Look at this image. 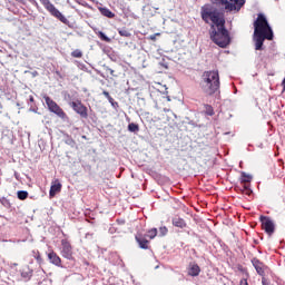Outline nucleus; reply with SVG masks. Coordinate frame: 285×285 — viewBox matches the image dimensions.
I'll list each match as a JSON object with an SVG mask.
<instances>
[{
	"mask_svg": "<svg viewBox=\"0 0 285 285\" xmlns=\"http://www.w3.org/2000/svg\"><path fill=\"white\" fill-rule=\"evenodd\" d=\"M273 41V29L264 13H259L254 22L255 50H264V41Z\"/></svg>",
	"mask_w": 285,
	"mask_h": 285,
	"instance_id": "obj_1",
	"label": "nucleus"
},
{
	"mask_svg": "<svg viewBox=\"0 0 285 285\" xmlns=\"http://www.w3.org/2000/svg\"><path fill=\"white\" fill-rule=\"evenodd\" d=\"M219 71L209 70L204 71L200 80V88L204 95L213 97V95H219Z\"/></svg>",
	"mask_w": 285,
	"mask_h": 285,
	"instance_id": "obj_2",
	"label": "nucleus"
},
{
	"mask_svg": "<svg viewBox=\"0 0 285 285\" xmlns=\"http://www.w3.org/2000/svg\"><path fill=\"white\" fill-rule=\"evenodd\" d=\"M209 37L219 48H227L230 46V33L226 30V23L210 24Z\"/></svg>",
	"mask_w": 285,
	"mask_h": 285,
	"instance_id": "obj_3",
	"label": "nucleus"
},
{
	"mask_svg": "<svg viewBox=\"0 0 285 285\" xmlns=\"http://www.w3.org/2000/svg\"><path fill=\"white\" fill-rule=\"evenodd\" d=\"M200 17L205 23H210L212 26H224L226 23V18H224V13L219 12V10L210 4H205L200 8Z\"/></svg>",
	"mask_w": 285,
	"mask_h": 285,
	"instance_id": "obj_4",
	"label": "nucleus"
},
{
	"mask_svg": "<svg viewBox=\"0 0 285 285\" xmlns=\"http://www.w3.org/2000/svg\"><path fill=\"white\" fill-rule=\"evenodd\" d=\"M40 3H42L43 8L47 9V11L51 14V17H56V19H59L61 23H68V18L61 14V11L55 8V4H52L50 0H40Z\"/></svg>",
	"mask_w": 285,
	"mask_h": 285,
	"instance_id": "obj_5",
	"label": "nucleus"
},
{
	"mask_svg": "<svg viewBox=\"0 0 285 285\" xmlns=\"http://www.w3.org/2000/svg\"><path fill=\"white\" fill-rule=\"evenodd\" d=\"M43 99L50 112H53V115H57V117H59L63 121L68 119V115L63 112V109H61V107H59V105H57L55 100H52L49 96H45Z\"/></svg>",
	"mask_w": 285,
	"mask_h": 285,
	"instance_id": "obj_6",
	"label": "nucleus"
},
{
	"mask_svg": "<svg viewBox=\"0 0 285 285\" xmlns=\"http://www.w3.org/2000/svg\"><path fill=\"white\" fill-rule=\"evenodd\" d=\"M227 12H239L246 0H218Z\"/></svg>",
	"mask_w": 285,
	"mask_h": 285,
	"instance_id": "obj_7",
	"label": "nucleus"
},
{
	"mask_svg": "<svg viewBox=\"0 0 285 285\" xmlns=\"http://www.w3.org/2000/svg\"><path fill=\"white\" fill-rule=\"evenodd\" d=\"M69 106L72 107V110L77 112V115H80L82 119H88V108L81 104V101H71L69 102Z\"/></svg>",
	"mask_w": 285,
	"mask_h": 285,
	"instance_id": "obj_8",
	"label": "nucleus"
},
{
	"mask_svg": "<svg viewBox=\"0 0 285 285\" xmlns=\"http://www.w3.org/2000/svg\"><path fill=\"white\" fill-rule=\"evenodd\" d=\"M261 224L267 235L275 233V223L269 217L261 216Z\"/></svg>",
	"mask_w": 285,
	"mask_h": 285,
	"instance_id": "obj_9",
	"label": "nucleus"
},
{
	"mask_svg": "<svg viewBox=\"0 0 285 285\" xmlns=\"http://www.w3.org/2000/svg\"><path fill=\"white\" fill-rule=\"evenodd\" d=\"M61 255L65 257V259L72 261L75 257L72 256V245L66 239L61 240Z\"/></svg>",
	"mask_w": 285,
	"mask_h": 285,
	"instance_id": "obj_10",
	"label": "nucleus"
},
{
	"mask_svg": "<svg viewBox=\"0 0 285 285\" xmlns=\"http://www.w3.org/2000/svg\"><path fill=\"white\" fill-rule=\"evenodd\" d=\"M252 264L256 271V273L258 275H261L262 277H264V263H262V261H259V258H252Z\"/></svg>",
	"mask_w": 285,
	"mask_h": 285,
	"instance_id": "obj_11",
	"label": "nucleus"
},
{
	"mask_svg": "<svg viewBox=\"0 0 285 285\" xmlns=\"http://www.w3.org/2000/svg\"><path fill=\"white\" fill-rule=\"evenodd\" d=\"M202 273V268L196 263H189L188 267V275L190 277H198V275Z\"/></svg>",
	"mask_w": 285,
	"mask_h": 285,
	"instance_id": "obj_12",
	"label": "nucleus"
},
{
	"mask_svg": "<svg viewBox=\"0 0 285 285\" xmlns=\"http://www.w3.org/2000/svg\"><path fill=\"white\" fill-rule=\"evenodd\" d=\"M136 242L139 245V248L142 250H148V240L141 236V234L136 235Z\"/></svg>",
	"mask_w": 285,
	"mask_h": 285,
	"instance_id": "obj_13",
	"label": "nucleus"
},
{
	"mask_svg": "<svg viewBox=\"0 0 285 285\" xmlns=\"http://www.w3.org/2000/svg\"><path fill=\"white\" fill-rule=\"evenodd\" d=\"M48 258L50 263L53 264L55 266H61V258L59 257V255H57V253L55 252L49 253Z\"/></svg>",
	"mask_w": 285,
	"mask_h": 285,
	"instance_id": "obj_14",
	"label": "nucleus"
},
{
	"mask_svg": "<svg viewBox=\"0 0 285 285\" xmlns=\"http://www.w3.org/2000/svg\"><path fill=\"white\" fill-rule=\"evenodd\" d=\"M57 193H61V183H59V180H56V183L51 185L49 195L50 197H55Z\"/></svg>",
	"mask_w": 285,
	"mask_h": 285,
	"instance_id": "obj_15",
	"label": "nucleus"
},
{
	"mask_svg": "<svg viewBox=\"0 0 285 285\" xmlns=\"http://www.w3.org/2000/svg\"><path fill=\"white\" fill-rule=\"evenodd\" d=\"M98 10L102 17H107V19H115V13L110 11V9L106 7H99Z\"/></svg>",
	"mask_w": 285,
	"mask_h": 285,
	"instance_id": "obj_16",
	"label": "nucleus"
},
{
	"mask_svg": "<svg viewBox=\"0 0 285 285\" xmlns=\"http://www.w3.org/2000/svg\"><path fill=\"white\" fill-rule=\"evenodd\" d=\"M171 222L173 226H176V228H186V220H184V218L174 217Z\"/></svg>",
	"mask_w": 285,
	"mask_h": 285,
	"instance_id": "obj_17",
	"label": "nucleus"
},
{
	"mask_svg": "<svg viewBox=\"0 0 285 285\" xmlns=\"http://www.w3.org/2000/svg\"><path fill=\"white\" fill-rule=\"evenodd\" d=\"M21 277L23 279H30L32 277V269L29 266L23 267L21 271Z\"/></svg>",
	"mask_w": 285,
	"mask_h": 285,
	"instance_id": "obj_18",
	"label": "nucleus"
},
{
	"mask_svg": "<svg viewBox=\"0 0 285 285\" xmlns=\"http://www.w3.org/2000/svg\"><path fill=\"white\" fill-rule=\"evenodd\" d=\"M204 108H205V115H208V117H213V115H215V109H213V106L204 105Z\"/></svg>",
	"mask_w": 285,
	"mask_h": 285,
	"instance_id": "obj_19",
	"label": "nucleus"
},
{
	"mask_svg": "<svg viewBox=\"0 0 285 285\" xmlns=\"http://www.w3.org/2000/svg\"><path fill=\"white\" fill-rule=\"evenodd\" d=\"M253 180V176L246 174L245 171L242 173V183L248 184Z\"/></svg>",
	"mask_w": 285,
	"mask_h": 285,
	"instance_id": "obj_20",
	"label": "nucleus"
},
{
	"mask_svg": "<svg viewBox=\"0 0 285 285\" xmlns=\"http://www.w3.org/2000/svg\"><path fill=\"white\" fill-rule=\"evenodd\" d=\"M128 130H129V132H139V125H137L135 122H130L128 125Z\"/></svg>",
	"mask_w": 285,
	"mask_h": 285,
	"instance_id": "obj_21",
	"label": "nucleus"
},
{
	"mask_svg": "<svg viewBox=\"0 0 285 285\" xmlns=\"http://www.w3.org/2000/svg\"><path fill=\"white\" fill-rule=\"evenodd\" d=\"M71 57L75 59H81V57H83V52L79 49H76L71 52Z\"/></svg>",
	"mask_w": 285,
	"mask_h": 285,
	"instance_id": "obj_22",
	"label": "nucleus"
},
{
	"mask_svg": "<svg viewBox=\"0 0 285 285\" xmlns=\"http://www.w3.org/2000/svg\"><path fill=\"white\" fill-rule=\"evenodd\" d=\"M147 237L149 239H155L157 237V228H151L147 232Z\"/></svg>",
	"mask_w": 285,
	"mask_h": 285,
	"instance_id": "obj_23",
	"label": "nucleus"
},
{
	"mask_svg": "<svg viewBox=\"0 0 285 285\" xmlns=\"http://www.w3.org/2000/svg\"><path fill=\"white\" fill-rule=\"evenodd\" d=\"M98 37L99 39H101V41H106L107 43H110V38H108V36H106V33H104L102 31L98 32Z\"/></svg>",
	"mask_w": 285,
	"mask_h": 285,
	"instance_id": "obj_24",
	"label": "nucleus"
},
{
	"mask_svg": "<svg viewBox=\"0 0 285 285\" xmlns=\"http://www.w3.org/2000/svg\"><path fill=\"white\" fill-rule=\"evenodd\" d=\"M118 33L120 35V37H131L130 31H128V29L125 28L118 30Z\"/></svg>",
	"mask_w": 285,
	"mask_h": 285,
	"instance_id": "obj_25",
	"label": "nucleus"
},
{
	"mask_svg": "<svg viewBox=\"0 0 285 285\" xmlns=\"http://www.w3.org/2000/svg\"><path fill=\"white\" fill-rule=\"evenodd\" d=\"M18 199H21V200L28 199V191H26V190H19V191H18Z\"/></svg>",
	"mask_w": 285,
	"mask_h": 285,
	"instance_id": "obj_26",
	"label": "nucleus"
},
{
	"mask_svg": "<svg viewBox=\"0 0 285 285\" xmlns=\"http://www.w3.org/2000/svg\"><path fill=\"white\" fill-rule=\"evenodd\" d=\"M0 203L2 204V206H4V208H10V200L6 197L0 198Z\"/></svg>",
	"mask_w": 285,
	"mask_h": 285,
	"instance_id": "obj_27",
	"label": "nucleus"
},
{
	"mask_svg": "<svg viewBox=\"0 0 285 285\" xmlns=\"http://www.w3.org/2000/svg\"><path fill=\"white\" fill-rule=\"evenodd\" d=\"M105 70L106 72H109L111 77H117V75H115V70H112L110 67H105Z\"/></svg>",
	"mask_w": 285,
	"mask_h": 285,
	"instance_id": "obj_28",
	"label": "nucleus"
},
{
	"mask_svg": "<svg viewBox=\"0 0 285 285\" xmlns=\"http://www.w3.org/2000/svg\"><path fill=\"white\" fill-rule=\"evenodd\" d=\"M159 233H160V235H167V233H168V228L167 227H160L159 228Z\"/></svg>",
	"mask_w": 285,
	"mask_h": 285,
	"instance_id": "obj_29",
	"label": "nucleus"
},
{
	"mask_svg": "<svg viewBox=\"0 0 285 285\" xmlns=\"http://www.w3.org/2000/svg\"><path fill=\"white\" fill-rule=\"evenodd\" d=\"M107 99H108L109 104H111V106H114V108H115V106H118V104L115 101V99L111 96H109V98H107Z\"/></svg>",
	"mask_w": 285,
	"mask_h": 285,
	"instance_id": "obj_30",
	"label": "nucleus"
},
{
	"mask_svg": "<svg viewBox=\"0 0 285 285\" xmlns=\"http://www.w3.org/2000/svg\"><path fill=\"white\" fill-rule=\"evenodd\" d=\"M262 284L263 285H271V283L266 279V277L262 278Z\"/></svg>",
	"mask_w": 285,
	"mask_h": 285,
	"instance_id": "obj_31",
	"label": "nucleus"
},
{
	"mask_svg": "<svg viewBox=\"0 0 285 285\" xmlns=\"http://www.w3.org/2000/svg\"><path fill=\"white\" fill-rule=\"evenodd\" d=\"M102 95L106 97V99L110 98V92L108 91H102Z\"/></svg>",
	"mask_w": 285,
	"mask_h": 285,
	"instance_id": "obj_32",
	"label": "nucleus"
},
{
	"mask_svg": "<svg viewBox=\"0 0 285 285\" xmlns=\"http://www.w3.org/2000/svg\"><path fill=\"white\" fill-rule=\"evenodd\" d=\"M149 39H151V41H155V39H157V35H151Z\"/></svg>",
	"mask_w": 285,
	"mask_h": 285,
	"instance_id": "obj_33",
	"label": "nucleus"
},
{
	"mask_svg": "<svg viewBox=\"0 0 285 285\" xmlns=\"http://www.w3.org/2000/svg\"><path fill=\"white\" fill-rule=\"evenodd\" d=\"M246 190V195H250V193H253V190L248 189V187H245Z\"/></svg>",
	"mask_w": 285,
	"mask_h": 285,
	"instance_id": "obj_34",
	"label": "nucleus"
},
{
	"mask_svg": "<svg viewBox=\"0 0 285 285\" xmlns=\"http://www.w3.org/2000/svg\"><path fill=\"white\" fill-rule=\"evenodd\" d=\"M29 101H30V104H35V97L30 96Z\"/></svg>",
	"mask_w": 285,
	"mask_h": 285,
	"instance_id": "obj_35",
	"label": "nucleus"
},
{
	"mask_svg": "<svg viewBox=\"0 0 285 285\" xmlns=\"http://www.w3.org/2000/svg\"><path fill=\"white\" fill-rule=\"evenodd\" d=\"M239 285H248V282L246 281H240V284Z\"/></svg>",
	"mask_w": 285,
	"mask_h": 285,
	"instance_id": "obj_36",
	"label": "nucleus"
},
{
	"mask_svg": "<svg viewBox=\"0 0 285 285\" xmlns=\"http://www.w3.org/2000/svg\"><path fill=\"white\" fill-rule=\"evenodd\" d=\"M29 110H30V112H37V109H35L32 107Z\"/></svg>",
	"mask_w": 285,
	"mask_h": 285,
	"instance_id": "obj_37",
	"label": "nucleus"
},
{
	"mask_svg": "<svg viewBox=\"0 0 285 285\" xmlns=\"http://www.w3.org/2000/svg\"><path fill=\"white\" fill-rule=\"evenodd\" d=\"M36 75H38V72H37V71L33 73V77H36Z\"/></svg>",
	"mask_w": 285,
	"mask_h": 285,
	"instance_id": "obj_38",
	"label": "nucleus"
},
{
	"mask_svg": "<svg viewBox=\"0 0 285 285\" xmlns=\"http://www.w3.org/2000/svg\"><path fill=\"white\" fill-rule=\"evenodd\" d=\"M32 3H36V6H37V2L35 0H32Z\"/></svg>",
	"mask_w": 285,
	"mask_h": 285,
	"instance_id": "obj_39",
	"label": "nucleus"
}]
</instances>
